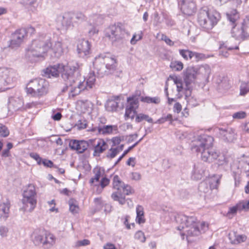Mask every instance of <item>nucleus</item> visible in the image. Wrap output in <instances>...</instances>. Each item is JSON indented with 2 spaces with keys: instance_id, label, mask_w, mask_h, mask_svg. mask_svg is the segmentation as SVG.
Masks as SVG:
<instances>
[{
  "instance_id": "nucleus-1",
  "label": "nucleus",
  "mask_w": 249,
  "mask_h": 249,
  "mask_svg": "<svg viewBox=\"0 0 249 249\" xmlns=\"http://www.w3.org/2000/svg\"><path fill=\"white\" fill-rule=\"evenodd\" d=\"M82 66L81 64L77 62L68 63L66 66L62 64H57L46 68L45 73L50 78L51 76L57 77L61 73V77L66 85L63 89L62 91H67L69 87H71L70 90L71 91V89L76 87L74 85L77 84V81L79 80ZM71 93L74 97L72 93L71 92Z\"/></svg>"
},
{
  "instance_id": "nucleus-2",
  "label": "nucleus",
  "mask_w": 249,
  "mask_h": 249,
  "mask_svg": "<svg viewBox=\"0 0 249 249\" xmlns=\"http://www.w3.org/2000/svg\"><path fill=\"white\" fill-rule=\"evenodd\" d=\"M213 142V138L212 136L201 135L192 142L191 150L196 153L201 152V158L204 161L212 162L219 156V153L212 148Z\"/></svg>"
},
{
  "instance_id": "nucleus-3",
  "label": "nucleus",
  "mask_w": 249,
  "mask_h": 249,
  "mask_svg": "<svg viewBox=\"0 0 249 249\" xmlns=\"http://www.w3.org/2000/svg\"><path fill=\"white\" fill-rule=\"evenodd\" d=\"M175 220L179 225L177 227L180 232L182 238L185 236L188 242L192 241V237L197 236L200 234L198 222L194 216H188L183 214H178L175 216Z\"/></svg>"
},
{
  "instance_id": "nucleus-4",
  "label": "nucleus",
  "mask_w": 249,
  "mask_h": 249,
  "mask_svg": "<svg viewBox=\"0 0 249 249\" xmlns=\"http://www.w3.org/2000/svg\"><path fill=\"white\" fill-rule=\"evenodd\" d=\"M116 61L109 53H103L96 56L93 62L95 70L98 77L113 73L116 67Z\"/></svg>"
},
{
  "instance_id": "nucleus-5",
  "label": "nucleus",
  "mask_w": 249,
  "mask_h": 249,
  "mask_svg": "<svg viewBox=\"0 0 249 249\" xmlns=\"http://www.w3.org/2000/svg\"><path fill=\"white\" fill-rule=\"evenodd\" d=\"M220 18V14L216 11H209L207 7H203L199 11L197 21L203 28L210 30L215 26Z\"/></svg>"
},
{
  "instance_id": "nucleus-6",
  "label": "nucleus",
  "mask_w": 249,
  "mask_h": 249,
  "mask_svg": "<svg viewBox=\"0 0 249 249\" xmlns=\"http://www.w3.org/2000/svg\"><path fill=\"white\" fill-rule=\"evenodd\" d=\"M42 37L33 40L27 49V54L34 57H44L49 51L51 47V41L49 37L45 36L44 40Z\"/></svg>"
},
{
  "instance_id": "nucleus-7",
  "label": "nucleus",
  "mask_w": 249,
  "mask_h": 249,
  "mask_svg": "<svg viewBox=\"0 0 249 249\" xmlns=\"http://www.w3.org/2000/svg\"><path fill=\"white\" fill-rule=\"evenodd\" d=\"M49 84L48 81L42 78L31 80L26 85V92L33 97H40L47 94Z\"/></svg>"
},
{
  "instance_id": "nucleus-8",
  "label": "nucleus",
  "mask_w": 249,
  "mask_h": 249,
  "mask_svg": "<svg viewBox=\"0 0 249 249\" xmlns=\"http://www.w3.org/2000/svg\"><path fill=\"white\" fill-rule=\"evenodd\" d=\"M31 238L35 246L42 245L47 248L52 246L55 241V238L53 234L41 229L34 230Z\"/></svg>"
},
{
  "instance_id": "nucleus-9",
  "label": "nucleus",
  "mask_w": 249,
  "mask_h": 249,
  "mask_svg": "<svg viewBox=\"0 0 249 249\" xmlns=\"http://www.w3.org/2000/svg\"><path fill=\"white\" fill-rule=\"evenodd\" d=\"M22 202L24 211L32 212L36 205V193L35 186L30 184L23 192Z\"/></svg>"
},
{
  "instance_id": "nucleus-10",
  "label": "nucleus",
  "mask_w": 249,
  "mask_h": 249,
  "mask_svg": "<svg viewBox=\"0 0 249 249\" xmlns=\"http://www.w3.org/2000/svg\"><path fill=\"white\" fill-rule=\"evenodd\" d=\"M125 30L121 23L109 26L105 30V36L107 37L112 44L117 45L123 42Z\"/></svg>"
},
{
  "instance_id": "nucleus-11",
  "label": "nucleus",
  "mask_w": 249,
  "mask_h": 249,
  "mask_svg": "<svg viewBox=\"0 0 249 249\" xmlns=\"http://www.w3.org/2000/svg\"><path fill=\"white\" fill-rule=\"evenodd\" d=\"M227 17L231 23L232 27L231 31L232 36L236 39H243L246 38L245 31L242 25H237L236 21L239 18L238 13L236 10H232L227 13Z\"/></svg>"
},
{
  "instance_id": "nucleus-12",
  "label": "nucleus",
  "mask_w": 249,
  "mask_h": 249,
  "mask_svg": "<svg viewBox=\"0 0 249 249\" xmlns=\"http://www.w3.org/2000/svg\"><path fill=\"white\" fill-rule=\"evenodd\" d=\"M95 82V75L94 73H90L86 81L80 75L79 80L77 81V87H74L71 90L72 95L76 96L85 89H91L94 85Z\"/></svg>"
},
{
  "instance_id": "nucleus-13",
  "label": "nucleus",
  "mask_w": 249,
  "mask_h": 249,
  "mask_svg": "<svg viewBox=\"0 0 249 249\" xmlns=\"http://www.w3.org/2000/svg\"><path fill=\"white\" fill-rule=\"evenodd\" d=\"M16 76L13 70L0 68V87L13 83L16 80Z\"/></svg>"
},
{
  "instance_id": "nucleus-14",
  "label": "nucleus",
  "mask_w": 249,
  "mask_h": 249,
  "mask_svg": "<svg viewBox=\"0 0 249 249\" xmlns=\"http://www.w3.org/2000/svg\"><path fill=\"white\" fill-rule=\"evenodd\" d=\"M26 36V30L21 28L17 30L12 34L9 47L13 49H17L23 43Z\"/></svg>"
},
{
  "instance_id": "nucleus-15",
  "label": "nucleus",
  "mask_w": 249,
  "mask_h": 249,
  "mask_svg": "<svg viewBox=\"0 0 249 249\" xmlns=\"http://www.w3.org/2000/svg\"><path fill=\"white\" fill-rule=\"evenodd\" d=\"M214 131L217 136L225 142H232L235 139L234 130L230 127H226L224 128H216Z\"/></svg>"
},
{
  "instance_id": "nucleus-16",
  "label": "nucleus",
  "mask_w": 249,
  "mask_h": 249,
  "mask_svg": "<svg viewBox=\"0 0 249 249\" xmlns=\"http://www.w3.org/2000/svg\"><path fill=\"white\" fill-rule=\"evenodd\" d=\"M127 105L126 106L125 116L126 118L133 119L136 113V109L139 107V99L136 95H133L127 99Z\"/></svg>"
},
{
  "instance_id": "nucleus-17",
  "label": "nucleus",
  "mask_w": 249,
  "mask_h": 249,
  "mask_svg": "<svg viewBox=\"0 0 249 249\" xmlns=\"http://www.w3.org/2000/svg\"><path fill=\"white\" fill-rule=\"evenodd\" d=\"M183 13L190 16L196 11V5L193 0H180L178 2Z\"/></svg>"
},
{
  "instance_id": "nucleus-18",
  "label": "nucleus",
  "mask_w": 249,
  "mask_h": 249,
  "mask_svg": "<svg viewBox=\"0 0 249 249\" xmlns=\"http://www.w3.org/2000/svg\"><path fill=\"white\" fill-rule=\"evenodd\" d=\"M197 79V73L195 67H188L184 71V80L186 84V89L189 90V86Z\"/></svg>"
},
{
  "instance_id": "nucleus-19",
  "label": "nucleus",
  "mask_w": 249,
  "mask_h": 249,
  "mask_svg": "<svg viewBox=\"0 0 249 249\" xmlns=\"http://www.w3.org/2000/svg\"><path fill=\"white\" fill-rule=\"evenodd\" d=\"M90 131L97 132V134L104 135H110L117 133L118 127L116 125H104L93 127Z\"/></svg>"
},
{
  "instance_id": "nucleus-20",
  "label": "nucleus",
  "mask_w": 249,
  "mask_h": 249,
  "mask_svg": "<svg viewBox=\"0 0 249 249\" xmlns=\"http://www.w3.org/2000/svg\"><path fill=\"white\" fill-rule=\"evenodd\" d=\"M23 100L18 97H11L9 98L8 109L9 112L13 113L15 111L23 109Z\"/></svg>"
},
{
  "instance_id": "nucleus-21",
  "label": "nucleus",
  "mask_w": 249,
  "mask_h": 249,
  "mask_svg": "<svg viewBox=\"0 0 249 249\" xmlns=\"http://www.w3.org/2000/svg\"><path fill=\"white\" fill-rule=\"evenodd\" d=\"M77 51L79 56L85 57L90 53V44L88 40L84 39L78 41L77 45Z\"/></svg>"
},
{
  "instance_id": "nucleus-22",
  "label": "nucleus",
  "mask_w": 249,
  "mask_h": 249,
  "mask_svg": "<svg viewBox=\"0 0 249 249\" xmlns=\"http://www.w3.org/2000/svg\"><path fill=\"white\" fill-rule=\"evenodd\" d=\"M71 149L76 150L79 153H83L88 147L89 143L85 141H71L69 143Z\"/></svg>"
},
{
  "instance_id": "nucleus-23",
  "label": "nucleus",
  "mask_w": 249,
  "mask_h": 249,
  "mask_svg": "<svg viewBox=\"0 0 249 249\" xmlns=\"http://www.w3.org/2000/svg\"><path fill=\"white\" fill-rule=\"evenodd\" d=\"M49 51L51 57L59 58L63 53L62 43L60 41H56L53 45L51 43V47Z\"/></svg>"
},
{
  "instance_id": "nucleus-24",
  "label": "nucleus",
  "mask_w": 249,
  "mask_h": 249,
  "mask_svg": "<svg viewBox=\"0 0 249 249\" xmlns=\"http://www.w3.org/2000/svg\"><path fill=\"white\" fill-rule=\"evenodd\" d=\"M206 168L202 163H198L194 166V169L192 174V178L196 180H200L206 176Z\"/></svg>"
},
{
  "instance_id": "nucleus-25",
  "label": "nucleus",
  "mask_w": 249,
  "mask_h": 249,
  "mask_svg": "<svg viewBox=\"0 0 249 249\" xmlns=\"http://www.w3.org/2000/svg\"><path fill=\"white\" fill-rule=\"evenodd\" d=\"M196 67L197 79H206L208 78L211 73V69L208 65H203Z\"/></svg>"
},
{
  "instance_id": "nucleus-26",
  "label": "nucleus",
  "mask_w": 249,
  "mask_h": 249,
  "mask_svg": "<svg viewBox=\"0 0 249 249\" xmlns=\"http://www.w3.org/2000/svg\"><path fill=\"white\" fill-rule=\"evenodd\" d=\"M10 207V202L9 200L6 199L0 204V218L6 220L9 217Z\"/></svg>"
},
{
  "instance_id": "nucleus-27",
  "label": "nucleus",
  "mask_w": 249,
  "mask_h": 249,
  "mask_svg": "<svg viewBox=\"0 0 249 249\" xmlns=\"http://www.w3.org/2000/svg\"><path fill=\"white\" fill-rule=\"evenodd\" d=\"M219 179H216L213 182H210V184L209 185L206 182L203 181L199 183L198 186V190L199 192L204 193H207L209 192L210 190L217 188L219 184Z\"/></svg>"
},
{
  "instance_id": "nucleus-28",
  "label": "nucleus",
  "mask_w": 249,
  "mask_h": 249,
  "mask_svg": "<svg viewBox=\"0 0 249 249\" xmlns=\"http://www.w3.org/2000/svg\"><path fill=\"white\" fill-rule=\"evenodd\" d=\"M74 14L71 13H65L61 20V23L63 27L66 29L73 27L74 23Z\"/></svg>"
},
{
  "instance_id": "nucleus-29",
  "label": "nucleus",
  "mask_w": 249,
  "mask_h": 249,
  "mask_svg": "<svg viewBox=\"0 0 249 249\" xmlns=\"http://www.w3.org/2000/svg\"><path fill=\"white\" fill-rule=\"evenodd\" d=\"M107 144L103 139L97 140V143L94 148V156H99L107 148Z\"/></svg>"
},
{
  "instance_id": "nucleus-30",
  "label": "nucleus",
  "mask_w": 249,
  "mask_h": 249,
  "mask_svg": "<svg viewBox=\"0 0 249 249\" xmlns=\"http://www.w3.org/2000/svg\"><path fill=\"white\" fill-rule=\"evenodd\" d=\"M93 172L94 174V176L90 178L89 180V183L91 185H97L94 184L95 182H99L100 178L104 177L105 174V171L103 169L100 167H96L93 169Z\"/></svg>"
},
{
  "instance_id": "nucleus-31",
  "label": "nucleus",
  "mask_w": 249,
  "mask_h": 249,
  "mask_svg": "<svg viewBox=\"0 0 249 249\" xmlns=\"http://www.w3.org/2000/svg\"><path fill=\"white\" fill-rule=\"evenodd\" d=\"M229 238L231 242L233 244H238L245 241L246 236L238 234L236 232L231 231L229 234Z\"/></svg>"
},
{
  "instance_id": "nucleus-32",
  "label": "nucleus",
  "mask_w": 249,
  "mask_h": 249,
  "mask_svg": "<svg viewBox=\"0 0 249 249\" xmlns=\"http://www.w3.org/2000/svg\"><path fill=\"white\" fill-rule=\"evenodd\" d=\"M124 185V183L122 182L118 176L115 175L113 179V187L114 189L117 190V192H121L122 188Z\"/></svg>"
},
{
  "instance_id": "nucleus-33",
  "label": "nucleus",
  "mask_w": 249,
  "mask_h": 249,
  "mask_svg": "<svg viewBox=\"0 0 249 249\" xmlns=\"http://www.w3.org/2000/svg\"><path fill=\"white\" fill-rule=\"evenodd\" d=\"M136 221L139 224L143 223L145 222V219L143 215V207L140 205H138L136 208Z\"/></svg>"
},
{
  "instance_id": "nucleus-34",
  "label": "nucleus",
  "mask_w": 249,
  "mask_h": 249,
  "mask_svg": "<svg viewBox=\"0 0 249 249\" xmlns=\"http://www.w3.org/2000/svg\"><path fill=\"white\" fill-rule=\"evenodd\" d=\"M121 192H114L111 195L112 198L115 201H118L121 205H123L125 202L124 196H123Z\"/></svg>"
},
{
  "instance_id": "nucleus-35",
  "label": "nucleus",
  "mask_w": 249,
  "mask_h": 249,
  "mask_svg": "<svg viewBox=\"0 0 249 249\" xmlns=\"http://www.w3.org/2000/svg\"><path fill=\"white\" fill-rule=\"evenodd\" d=\"M103 19L104 18L102 16L96 14L90 17L89 22L90 24L98 25L102 23Z\"/></svg>"
},
{
  "instance_id": "nucleus-36",
  "label": "nucleus",
  "mask_w": 249,
  "mask_h": 249,
  "mask_svg": "<svg viewBox=\"0 0 249 249\" xmlns=\"http://www.w3.org/2000/svg\"><path fill=\"white\" fill-rule=\"evenodd\" d=\"M109 179L105 177L102 178L100 183L97 185L98 188L97 192L98 194H100L102 192L103 188L109 184Z\"/></svg>"
},
{
  "instance_id": "nucleus-37",
  "label": "nucleus",
  "mask_w": 249,
  "mask_h": 249,
  "mask_svg": "<svg viewBox=\"0 0 249 249\" xmlns=\"http://www.w3.org/2000/svg\"><path fill=\"white\" fill-rule=\"evenodd\" d=\"M142 102L146 103H154L158 104L160 103V99L158 97H142L141 98Z\"/></svg>"
},
{
  "instance_id": "nucleus-38",
  "label": "nucleus",
  "mask_w": 249,
  "mask_h": 249,
  "mask_svg": "<svg viewBox=\"0 0 249 249\" xmlns=\"http://www.w3.org/2000/svg\"><path fill=\"white\" fill-rule=\"evenodd\" d=\"M118 103L115 100H110L107 102L106 105L107 110L109 111H116L118 107Z\"/></svg>"
},
{
  "instance_id": "nucleus-39",
  "label": "nucleus",
  "mask_w": 249,
  "mask_h": 249,
  "mask_svg": "<svg viewBox=\"0 0 249 249\" xmlns=\"http://www.w3.org/2000/svg\"><path fill=\"white\" fill-rule=\"evenodd\" d=\"M143 120H145L148 123H152L153 119L150 118L148 115L140 113L136 115L135 121L137 123H140Z\"/></svg>"
},
{
  "instance_id": "nucleus-40",
  "label": "nucleus",
  "mask_w": 249,
  "mask_h": 249,
  "mask_svg": "<svg viewBox=\"0 0 249 249\" xmlns=\"http://www.w3.org/2000/svg\"><path fill=\"white\" fill-rule=\"evenodd\" d=\"M170 67L173 71H180L183 68V64L180 61H175L171 62Z\"/></svg>"
},
{
  "instance_id": "nucleus-41",
  "label": "nucleus",
  "mask_w": 249,
  "mask_h": 249,
  "mask_svg": "<svg viewBox=\"0 0 249 249\" xmlns=\"http://www.w3.org/2000/svg\"><path fill=\"white\" fill-rule=\"evenodd\" d=\"M246 37H249V16H247L242 23Z\"/></svg>"
},
{
  "instance_id": "nucleus-42",
  "label": "nucleus",
  "mask_w": 249,
  "mask_h": 249,
  "mask_svg": "<svg viewBox=\"0 0 249 249\" xmlns=\"http://www.w3.org/2000/svg\"><path fill=\"white\" fill-rule=\"evenodd\" d=\"M237 207H238L239 211H247L249 210V200L240 202L237 204Z\"/></svg>"
},
{
  "instance_id": "nucleus-43",
  "label": "nucleus",
  "mask_w": 249,
  "mask_h": 249,
  "mask_svg": "<svg viewBox=\"0 0 249 249\" xmlns=\"http://www.w3.org/2000/svg\"><path fill=\"white\" fill-rule=\"evenodd\" d=\"M249 92V82H242L240 86L241 95H245Z\"/></svg>"
},
{
  "instance_id": "nucleus-44",
  "label": "nucleus",
  "mask_w": 249,
  "mask_h": 249,
  "mask_svg": "<svg viewBox=\"0 0 249 249\" xmlns=\"http://www.w3.org/2000/svg\"><path fill=\"white\" fill-rule=\"evenodd\" d=\"M179 54L185 59H191L193 57V52L187 50H180Z\"/></svg>"
},
{
  "instance_id": "nucleus-45",
  "label": "nucleus",
  "mask_w": 249,
  "mask_h": 249,
  "mask_svg": "<svg viewBox=\"0 0 249 249\" xmlns=\"http://www.w3.org/2000/svg\"><path fill=\"white\" fill-rule=\"evenodd\" d=\"M122 193L125 195H129L134 193V190L130 186L125 184L122 188Z\"/></svg>"
},
{
  "instance_id": "nucleus-46",
  "label": "nucleus",
  "mask_w": 249,
  "mask_h": 249,
  "mask_svg": "<svg viewBox=\"0 0 249 249\" xmlns=\"http://www.w3.org/2000/svg\"><path fill=\"white\" fill-rule=\"evenodd\" d=\"M70 206V211L72 213H78L79 210V207L75 202L73 200H71L69 202Z\"/></svg>"
},
{
  "instance_id": "nucleus-47",
  "label": "nucleus",
  "mask_w": 249,
  "mask_h": 249,
  "mask_svg": "<svg viewBox=\"0 0 249 249\" xmlns=\"http://www.w3.org/2000/svg\"><path fill=\"white\" fill-rule=\"evenodd\" d=\"M9 134V131L7 127L5 125L0 124V136L6 137L8 136Z\"/></svg>"
},
{
  "instance_id": "nucleus-48",
  "label": "nucleus",
  "mask_w": 249,
  "mask_h": 249,
  "mask_svg": "<svg viewBox=\"0 0 249 249\" xmlns=\"http://www.w3.org/2000/svg\"><path fill=\"white\" fill-rule=\"evenodd\" d=\"M85 19V16L82 13H77L74 14V23H78L79 22L83 21Z\"/></svg>"
},
{
  "instance_id": "nucleus-49",
  "label": "nucleus",
  "mask_w": 249,
  "mask_h": 249,
  "mask_svg": "<svg viewBox=\"0 0 249 249\" xmlns=\"http://www.w3.org/2000/svg\"><path fill=\"white\" fill-rule=\"evenodd\" d=\"M142 33L141 31L138 34H134L132 38L130 40V43L131 44L134 45L135 44L138 40H141L142 38Z\"/></svg>"
},
{
  "instance_id": "nucleus-50",
  "label": "nucleus",
  "mask_w": 249,
  "mask_h": 249,
  "mask_svg": "<svg viewBox=\"0 0 249 249\" xmlns=\"http://www.w3.org/2000/svg\"><path fill=\"white\" fill-rule=\"evenodd\" d=\"M90 244V241L88 239H83L77 241L74 244V247L78 248L82 246H86Z\"/></svg>"
},
{
  "instance_id": "nucleus-51",
  "label": "nucleus",
  "mask_w": 249,
  "mask_h": 249,
  "mask_svg": "<svg viewBox=\"0 0 249 249\" xmlns=\"http://www.w3.org/2000/svg\"><path fill=\"white\" fill-rule=\"evenodd\" d=\"M247 114L245 111H241L233 113L232 115V117L233 119H241L245 118Z\"/></svg>"
},
{
  "instance_id": "nucleus-52",
  "label": "nucleus",
  "mask_w": 249,
  "mask_h": 249,
  "mask_svg": "<svg viewBox=\"0 0 249 249\" xmlns=\"http://www.w3.org/2000/svg\"><path fill=\"white\" fill-rule=\"evenodd\" d=\"M87 125L86 120H80L77 122L75 125L77 126L78 129L80 130L87 128Z\"/></svg>"
},
{
  "instance_id": "nucleus-53",
  "label": "nucleus",
  "mask_w": 249,
  "mask_h": 249,
  "mask_svg": "<svg viewBox=\"0 0 249 249\" xmlns=\"http://www.w3.org/2000/svg\"><path fill=\"white\" fill-rule=\"evenodd\" d=\"M135 238L140 240L141 242H144L145 237L143 232L142 231H137L135 234Z\"/></svg>"
},
{
  "instance_id": "nucleus-54",
  "label": "nucleus",
  "mask_w": 249,
  "mask_h": 249,
  "mask_svg": "<svg viewBox=\"0 0 249 249\" xmlns=\"http://www.w3.org/2000/svg\"><path fill=\"white\" fill-rule=\"evenodd\" d=\"M243 170L246 173V176L249 177V157L245 159Z\"/></svg>"
},
{
  "instance_id": "nucleus-55",
  "label": "nucleus",
  "mask_w": 249,
  "mask_h": 249,
  "mask_svg": "<svg viewBox=\"0 0 249 249\" xmlns=\"http://www.w3.org/2000/svg\"><path fill=\"white\" fill-rule=\"evenodd\" d=\"M119 152L116 148H111L109 152L107 153V158L112 159L114 158Z\"/></svg>"
},
{
  "instance_id": "nucleus-56",
  "label": "nucleus",
  "mask_w": 249,
  "mask_h": 249,
  "mask_svg": "<svg viewBox=\"0 0 249 249\" xmlns=\"http://www.w3.org/2000/svg\"><path fill=\"white\" fill-rule=\"evenodd\" d=\"M198 227L200 230V233L202 232H204L208 230V225L205 222H203L201 223H198Z\"/></svg>"
},
{
  "instance_id": "nucleus-57",
  "label": "nucleus",
  "mask_w": 249,
  "mask_h": 249,
  "mask_svg": "<svg viewBox=\"0 0 249 249\" xmlns=\"http://www.w3.org/2000/svg\"><path fill=\"white\" fill-rule=\"evenodd\" d=\"M42 164L44 165V166L47 167H50V168L54 167V168H57L56 166L54 165L53 164V162L50 160L44 159L42 160Z\"/></svg>"
},
{
  "instance_id": "nucleus-58",
  "label": "nucleus",
  "mask_w": 249,
  "mask_h": 249,
  "mask_svg": "<svg viewBox=\"0 0 249 249\" xmlns=\"http://www.w3.org/2000/svg\"><path fill=\"white\" fill-rule=\"evenodd\" d=\"M161 39L164 41L167 44L170 46H172L174 45V42L164 34L161 35Z\"/></svg>"
},
{
  "instance_id": "nucleus-59",
  "label": "nucleus",
  "mask_w": 249,
  "mask_h": 249,
  "mask_svg": "<svg viewBox=\"0 0 249 249\" xmlns=\"http://www.w3.org/2000/svg\"><path fill=\"white\" fill-rule=\"evenodd\" d=\"M181 109L182 106L181 104L178 102L176 103L173 107L174 111L177 113H179L181 111Z\"/></svg>"
},
{
  "instance_id": "nucleus-60",
  "label": "nucleus",
  "mask_w": 249,
  "mask_h": 249,
  "mask_svg": "<svg viewBox=\"0 0 249 249\" xmlns=\"http://www.w3.org/2000/svg\"><path fill=\"white\" fill-rule=\"evenodd\" d=\"M8 232V229L4 226L0 227V235L2 236H5Z\"/></svg>"
},
{
  "instance_id": "nucleus-61",
  "label": "nucleus",
  "mask_w": 249,
  "mask_h": 249,
  "mask_svg": "<svg viewBox=\"0 0 249 249\" xmlns=\"http://www.w3.org/2000/svg\"><path fill=\"white\" fill-rule=\"evenodd\" d=\"M121 142V139L119 137H113L112 139V142L113 143L112 146H115L119 144Z\"/></svg>"
},
{
  "instance_id": "nucleus-62",
  "label": "nucleus",
  "mask_w": 249,
  "mask_h": 249,
  "mask_svg": "<svg viewBox=\"0 0 249 249\" xmlns=\"http://www.w3.org/2000/svg\"><path fill=\"white\" fill-rule=\"evenodd\" d=\"M237 211H239V209L238 207H237V204L236 206L231 207L229 209L228 214H235L236 213Z\"/></svg>"
},
{
  "instance_id": "nucleus-63",
  "label": "nucleus",
  "mask_w": 249,
  "mask_h": 249,
  "mask_svg": "<svg viewBox=\"0 0 249 249\" xmlns=\"http://www.w3.org/2000/svg\"><path fill=\"white\" fill-rule=\"evenodd\" d=\"M141 176L140 173L137 172L132 173V178L135 180H139L141 179Z\"/></svg>"
},
{
  "instance_id": "nucleus-64",
  "label": "nucleus",
  "mask_w": 249,
  "mask_h": 249,
  "mask_svg": "<svg viewBox=\"0 0 249 249\" xmlns=\"http://www.w3.org/2000/svg\"><path fill=\"white\" fill-rule=\"evenodd\" d=\"M135 160V158L131 157L128 159L127 161V164L128 165H132L133 167L135 166V163L134 162V160Z\"/></svg>"
}]
</instances>
